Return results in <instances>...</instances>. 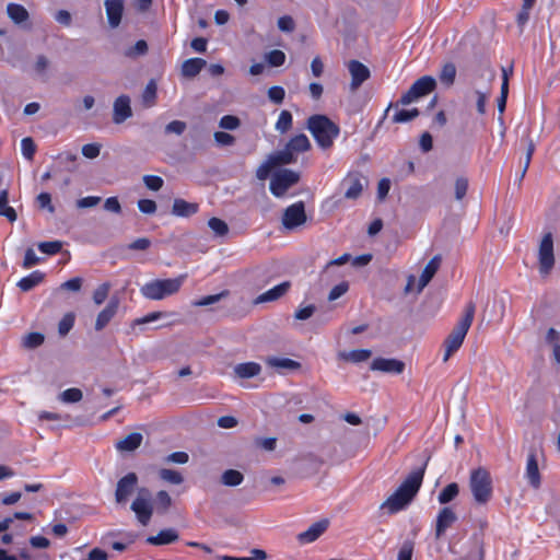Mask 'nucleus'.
<instances>
[{"mask_svg": "<svg viewBox=\"0 0 560 560\" xmlns=\"http://www.w3.org/2000/svg\"><path fill=\"white\" fill-rule=\"evenodd\" d=\"M425 467L427 463L421 467L413 469L395 490V492L381 504V510H386L388 514H396L404 510L420 490Z\"/></svg>", "mask_w": 560, "mask_h": 560, "instance_id": "1", "label": "nucleus"}, {"mask_svg": "<svg viewBox=\"0 0 560 560\" xmlns=\"http://www.w3.org/2000/svg\"><path fill=\"white\" fill-rule=\"evenodd\" d=\"M306 127L317 145L323 150L330 149L340 133L339 126L323 114L310 116L306 121Z\"/></svg>", "mask_w": 560, "mask_h": 560, "instance_id": "2", "label": "nucleus"}, {"mask_svg": "<svg viewBox=\"0 0 560 560\" xmlns=\"http://www.w3.org/2000/svg\"><path fill=\"white\" fill-rule=\"evenodd\" d=\"M476 305L468 302L465 306L464 314L457 322L453 330L444 340L445 352L443 361L446 362L463 345L465 337L474 322Z\"/></svg>", "mask_w": 560, "mask_h": 560, "instance_id": "3", "label": "nucleus"}, {"mask_svg": "<svg viewBox=\"0 0 560 560\" xmlns=\"http://www.w3.org/2000/svg\"><path fill=\"white\" fill-rule=\"evenodd\" d=\"M469 488L478 504H487L493 494L492 478L485 467L472 469L469 475Z\"/></svg>", "mask_w": 560, "mask_h": 560, "instance_id": "4", "label": "nucleus"}, {"mask_svg": "<svg viewBox=\"0 0 560 560\" xmlns=\"http://www.w3.org/2000/svg\"><path fill=\"white\" fill-rule=\"evenodd\" d=\"M186 276L182 275L173 279H156L143 284L140 289L141 294L153 301L163 300L166 296L177 293Z\"/></svg>", "mask_w": 560, "mask_h": 560, "instance_id": "5", "label": "nucleus"}, {"mask_svg": "<svg viewBox=\"0 0 560 560\" xmlns=\"http://www.w3.org/2000/svg\"><path fill=\"white\" fill-rule=\"evenodd\" d=\"M299 180L300 174L295 171L289 168L276 171L269 184L270 192L277 198L283 197Z\"/></svg>", "mask_w": 560, "mask_h": 560, "instance_id": "6", "label": "nucleus"}, {"mask_svg": "<svg viewBox=\"0 0 560 560\" xmlns=\"http://www.w3.org/2000/svg\"><path fill=\"white\" fill-rule=\"evenodd\" d=\"M151 500L150 490L143 487L138 490V494L130 506L131 511L136 514L138 522L143 526H147L150 523L153 515L154 508Z\"/></svg>", "mask_w": 560, "mask_h": 560, "instance_id": "7", "label": "nucleus"}, {"mask_svg": "<svg viewBox=\"0 0 560 560\" xmlns=\"http://www.w3.org/2000/svg\"><path fill=\"white\" fill-rule=\"evenodd\" d=\"M436 86L435 79L430 75H423L416 80L407 92H405L399 103L401 105H408L418 98L425 96L434 91Z\"/></svg>", "mask_w": 560, "mask_h": 560, "instance_id": "8", "label": "nucleus"}, {"mask_svg": "<svg viewBox=\"0 0 560 560\" xmlns=\"http://www.w3.org/2000/svg\"><path fill=\"white\" fill-rule=\"evenodd\" d=\"M555 250H553V237L550 232L546 233L539 244L538 248V265L539 272L542 276H547L555 267Z\"/></svg>", "mask_w": 560, "mask_h": 560, "instance_id": "9", "label": "nucleus"}, {"mask_svg": "<svg viewBox=\"0 0 560 560\" xmlns=\"http://www.w3.org/2000/svg\"><path fill=\"white\" fill-rule=\"evenodd\" d=\"M366 179L360 172H349L341 182V186L345 187V198L350 200H357L363 191Z\"/></svg>", "mask_w": 560, "mask_h": 560, "instance_id": "10", "label": "nucleus"}, {"mask_svg": "<svg viewBox=\"0 0 560 560\" xmlns=\"http://www.w3.org/2000/svg\"><path fill=\"white\" fill-rule=\"evenodd\" d=\"M306 222L305 206L303 201H298L289 206L282 215V224L288 230H293Z\"/></svg>", "mask_w": 560, "mask_h": 560, "instance_id": "11", "label": "nucleus"}, {"mask_svg": "<svg viewBox=\"0 0 560 560\" xmlns=\"http://www.w3.org/2000/svg\"><path fill=\"white\" fill-rule=\"evenodd\" d=\"M138 486V476L136 472H128L117 482L115 490V500L117 503H126L129 497L135 492Z\"/></svg>", "mask_w": 560, "mask_h": 560, "instance_id": "12", "label": "nucleus"}, {"mask_svg": "<svg viewBox=\"0 0 560 560\" xmlns=\"http://www.w3.org/2000/svg\"><path fill=\"white\" fill-rule=\"evenodd\" d=\"M525 478L534 489H538L541 486V475L538 466L537 451L535 448H530L528 452Z\"/></svg>", "mask_w": 560, "mask_h": 560, "instance_id": "13", "label": "nucleus"}, {"mask_svg": "<svg viewBox=\"0 0 560 560\" xmlns=\"http://www.w3.org/2000/svg\"><path fill=\"white\" fill-rule=\"evenodd\" d=\"M119 307V299L114 295L109 299L106 306L97 314L94 328L96 331L103 330L115 317Z\"/></svg>", "mask_w": 560, "mask_h": 560, "instance_id": "14", "label": "nucleus"}, {"mask_svg": "<svg viewBox=\"0 0 560 560\" xmlns=\"http://www.w3.org/2000/svg\"><path fill=\"white\" fill-rule=\"evenodd\" d=\"M348 70L351 75L350 88L352 91L358 90L371 75L370 69L359 60H350Z\"/></svg>", "mask_w": 560, "mask_h": 560, "instance_id": "15", "label": "nucleus"}, {"mask_svg": "<svg viewBox=\"0 0 560 560\" xmlns=\"http://www.w3.org/2000/svg\"><path fill=\"white\" fill-rule=\"evenodd\" d=\"M329 521L327 518L313 523L306 530L298 535V540L302 545L311 544L318 539L328 528Z\"/></svg>", "mask_w": 560, "mask_h": 560, "instance_id": "16", "label": "nucleus"}, {"mask_svg": "<svg viewBox=\"0 0 560 560\" xmlns=\"http://www.w3.org/2000/svg\"><path fill=\"white\" fill-rule=\"evenodd\" d=\"M456 521L457 516L451 508H442L436 516L435 538L440 539Z\"/></svg>", "mask_w": 560, "mask_h": 560, "instance_id": "17", "label": "nucleus"}, {"mask_svg": "<svg viewBox=\"0 0 560 560\" xmlns=\"http://www.w3.org/2000/svg\"><path fill=\"white\" fill-rule=\"evenodd\" d=\"M371 370L384 373L401 374L405 363L397 359L376 358L371 363Z\"/></svg>", "mask_w": 560, "mask_h": 560, "instance_id": "18", "label": "nucleus"}, {"mask_svg": "<svg viewBox=\"0 0 560 560\" xmlns=\"http://www.w3.org/2000/svg\"><path fill=\"white\" fill-rule=\"evenodd\" d=\"M290 288H291V282L283 281L279 284L275 285L273 288L267 290L266 292L259 294L254 300V303L262 304V303L277 301V300L281 299L282 296H284L289 292Z\"/></svg>", "mask_w": 560, "mask_h": 560, "instance_id": "19", "label": "nucleus"}, {"mask_svg": "<svg viewBox=\"0 0 560 560\" xmlns=\"http://www.w3.org/2000/svg\"><path fill=\"white\" fill-rule=\"evenodd\" d=\"M132 116L130 98L127 95L118 96L114 102L113 120L115 124H121Z\"/></svg>", "mask_w": 560, "mask_h": 560, "instance_id": "20", "label": "nucleus"}, {"mask_svg": "<svg viewBox=\"0 0 560 560\" xmlns=\"http://www.w3.org/2000/svg\"><path fill=\"white\" fill-rule=\"evenodd\" d=\"M105 9L108 23L112 27H117L122 18L124 1L122 0H105Z\"/></svg>", "mask_w": 560, "mask_h": 560, "instance_id": "21", "label": "nucleus"}, {"mask_svg": "<svg viewBox=\"0 0 560 560\" xmlns=\"http://www.w3.org/2000/svg\"><path fill=\"white\" fill-rule=\"evenodd\" d=\"M199 210V205L196 202H188L185 199L176 198L173 202L172 213L179 218H189L196 214Z\"/></svg>", "mask_w": 560, "mask_h": 560, "instance_id": "22", "label": "nucleus"}, {"mask_svg": "<svg viewBox=\"0 0 560 560\" xmlns=\"http://www.w3.org/2000/svg\"><path fill=\"white\" fill-rule=\"evenodd\" d=\"M441 266V257L439 255H435L430 259V261L425 265L424 269L422 270V273L419 278V289H423L434 277L436 271L439 270Z\"/></svg>", "mask_w": 560, "mask_h": 560, "instance_id": "23", "label": "nucleus"}, {"mask_svg": "<svg viewBox=\"0 0 560 560\" xmlns=\"http://www.w3.org/2000/svg\"><path fill=\"white\" fill-rule=\"evenodd\" d=\"M45 279V273L40 270H34L30 275L19 280L18 287L23 292H28L39 285Z\"/></svg>", "mask_w": 560, "mask_h": 560, "instance_id": "24", "label": "nucleus"}, {"mask_svg": "<svg viewBox=\"0 0 560 560\" xmlns=\"http://www.w3.org/2000/svg\"><path fill=\"white\" fill-rule=\"evenodd\" d=\"M261 365L257 362H244L234 366V373L240 378H252L259 375Z\"/></svg>", "mask_w": 560, "mask_h": 560, "instance_id": "25", "label": "nucleus"}, {"mask_svg": "<svg viewBox=\"0 0 560 560\" xmlns=\"http://www.w3.org/2000/svg\"><path fill=\"white\" fill-rule=\"evenodd\" d=\"M178 539V534L173 528L162 529L155 536H149L147 542L153 546H161L175 542Z\"/></svg>", "mask_w": 560, "mask_h": 560, "instance_id": "26", "label": "nucleus"}, {"mask_svg": "<svg viewBox=\"0 0 560 560\" xmlns=\"http://www.w3.org/2000/svg\"><path fill=\"white\" fill-rule=\"evenodd\" d=\"M285 147L294 154L304 153L311 150V142L306 135L299 133L292 137L285 144Z\"/></svg>", "mask_w": 560, "mask_h": 560, "instance_id": "27", "label": "nucleus"}, {"mask_svg": "<svg viewBox=\"0 0 560 560\" xmlns=\"http://www.w3.org/2000/svg\"><path fill=\"white\" fill-rule=\"evenodd\" d=\"M7 14L9 19L18 25L23 24L30 19L28 11L22 4L14 2L7 5Z\"/></svg>", "mask_w": 560, "mask_h": 560, "instance_id": "28", "label": "nucleus"}, {"mask_svg": "<svg viewBox=\"0 0 560 560\" xmlns=\"http://www.w3.org/2000/svg\"><path fill=\"white\" fill-rule=\"evenodd\" d=\"M268 159L275 168L296 162V155H294L287 147L278 152L271 153L268 155Z\"/></svg>", "mask_w": 560, "mask_h": 560, "instance_id": "29", "label": "nucleus"}, {"mask_svg": "<svg viewBox=\"0 0 560 560\" xmlns=\"http://www.w3.org/2000/svg\"><path fill=\"white\" fill-rule=\"evenodd\" d=\"M143 436L141 433L132 432L125 436L122 440L116 443V448L118 451L132 452L137 450L142 443Z\"/></svg>", "mask_w": 560, "mask_h": 560, "instance_id": "30", "label": "nucleus"}, {"mask_svg": "<svg viewBox=\"0 0 560 560\" xmlns=\"http://www.w3.org/2000/svg\"><path fill=\"white\" fill-rule=\"evenodd\" d=\"M266 364L270 368H275L278 370H299L301 368V363L289 359V358H277V357H269L266 359Z\"/></svg>", "mask_w": 560, "mask_h": 560, "instance_id": "31", "label": "nucleus"}, {"mask_svg": "<svg viewBox=\"0 0 560 560\" xmlns=\"http://www.w3.org/2000/svg\"><path fill=\"white\" fill-rule=\"evenodd\" d=\"M206 60L201 58L187 59L182 66V73L184 77L194 78L202 70L203 67H206Z\"/></svg>", "mask_w": 560, "mask_h": 560, "instance_id": "32", "label": "nucleus"}, {"mask_svg": "<svg viewBox=\"0 0 560 560\" xmlns=\"http://www.w3.org/2000/svg\"><path fill=\"white\" fill-rule=\"evenodd\" d=\"M371 355H372V351L369 349H355V350H351V351H342V352H339V354H338L339 359L347 361V362H352V363H359V362L366 361L368 359L371 358Z\"/></svg>", "mask_w": 560, "mask_h": 560, "instance_id": "33", "label": "nucleus"}, {"mask_svg": "<svg viewBox=\"0 0 560 560\" xmlns=\"http://www.w3.org/2000/svg\"><path fill=\"white\" fill-rule=\"evenodd\" d=\"M152 504L158 513L164 514L172 505V498L165 490H160Z\"/></svg>", "mask_w": 560, "mask_h": 560, "instance_id": "34", "label": "nucleus"}, {"mask_svg": "<svg viewBox=\"0 0 560 560\" xmlns=\"http://www.w3.org/2000/svg\"><path fill=\"white\" fill-rule=\"evenodd\" d=\"M459 493V487L456 482L448 483L438 495L441 504H447L453 501Z\"/></svg>", "mask_w": 560, "mask_h": 560, "instance_id": "35", "label": "nucleus"}, {"mask_svg": "<svg viewBox=\"0 0 560 560\" xmlns=\"http://www.w3.org/2000/svg\"><path fill=\"white\" fill-rule=\"evenodd\" d=\"M244 480V476L236 469H228L221 476V481L224 486L236 487Z\"/></svg>", "mask_w": 560, "mask_h": 560, "instance_id": "36", "label": "nucleus"}, {"mask_svg": "<svg viewBox=\"0 0 560 560\" xmlns=\"http://www.w3.org/2000/svg\"><path fill=\"white\" fill-rule=\"evenodd\" d=\"M440 81L446 85L451 86L454 84L456 78V67L453 62H446L440 72Z\"/></svg>", "mask_w": 560, "mask_h": 560, "instance_id": "37", "label": "nucleus"}, {"mask_svg": "<svg viewBox=\"0 0 560 560\" xmlns=\"http://www.w3.org/2000/svg\"><path fill=\"white\" fill-rule=\"evenodd\" d=\"M292 125H293L292 114L289 110L283 109L278 117L275 128L280 133H285L292 128Z\"/></svg>", "mask_w": 560, "mask_h": 560, "instance_id": "38", "label": "nucleus"}, {"mask_svg": "<svg viewBox=\"0 0 560 560\" xmlns=\"http://www.w3.org/2000/svg\"><path fill=\"white\" fill-rule=\"evenodd\" d=\"M112 289V283L106 281L101 283L94 291H93V302L95 305L100 306L102 305L108 298L109 292Z\"/></svg>", "mask_w": 560, "mask_h": 560, "instance_id": "39", "label": "nucleus"}, {"mask_svg": "<svg viewBox=\"0 0 560 560\" xmlns=\"http://www.w3.org/2000/svg\"><path fill=\"white\" fill-rule=\"evenodd\" d=\"M75 322V314L73 312L66 313L58 324V332L65 337L73 328Z\"/></svg>", "mask_w": 560, "mask_h": 560, "instance_id": "40", "label": "nucleus"}, {"mask_svg": "<svg viewBox=\"0 0 560 560\" xmlns=\"http://www.w3.org/2000/svg\"><path fill=\"white\" fill-rule=\"evenodd\" d=\"M159 477L172 485H180L184 481L182 474L174 469L162 468L159 471Z\"/></svg>", "mask_w": 560, "mask_h": 560, "instance_id": "41", "label": "nucleus"}, {"mask_svg": "<svg viewBox=\"0 0 560 560\" xmlns=\"http://www.w3.org/2000/svg\"><path fill=\"white\" fill-rule=\"evenodd\" d=\"M419 114H420V112L418 108L400 109V110H397L395 113V115L393 116V121L396 124L407 122V121H410V120L415 119L416 117H418Z\"/></svg>", "mask_w": 560, "mask_h": 560, "instance_id": "42", "label": "nucleus"}, {"mask_svg": "<svg viewBox=\"0 0 560 560\" xmlns=\"http://www.w3.org/2000/svg\"><path fill=\"white\" fill-rule=\"evenodd\" d=\"M265 58L270 67H281L285 62V54L280 49L267 52Z\"/></svg>", "mask_w": 560, "mask_h": 560, "instance_id": "43", "label": "nucleus"}, {"mask_svg": "<svg viewBox=\"0 0 560 560\" xmlns=\"http://www.w3.org/2000/svg\"><path fill=\"white\" fill-rule=\"evenodd\" d=\"M208 225L218 236H224L229 233V226L222 219L213 217L208 221Z\"/></svg>", "mask_w": 560, "mask_h": 560, "instance_id": "44", "label": "nucleus"}, {"mask_svg": "<svg viewBox=\"0 0 560 560\" xmlns=\"http://www.w3.org/2000/svg\"><path fill=\"white\" fill-rule=\"evenodd\" d=\"M229 294H230L229 290H223L218 294L202 296L198 301H195L192 304L195 306H208V305L219 302L223 298H226Z\"/></svg>", "mask_w": 560, "mask_h": 560, "instance_id": "45", "label": "nucleus"}, {"mask_svg": "<svg viewBox=\"0 0 560 560\" xmlns=\"http://www.w3.org/2000/svg\"><path fill=\"white\" fill-rule=\"evenodd\" d=\"M148 52V44L144 39H139L132 47H129L125 51V56L129 58H135L138 56H143Z\"/></svg>", "mask_w": 560, "mask_h": 560, "instance_id": "46", "label": "nucleus"}, {"mask_svg": "<svg viewBox=\"0 0 560 560\" xmlns=\"http://www.w3.org/2000/svg\"><path fill=\"white\" fill-rule=\"evenodd\" d=\"M45 337L40 332H30L24 337L23 345L26 348L34 349L44 343Z\"/></svg>", "mask_w": 560, "mask_h": 560, "instance_id": "47", "label": "nucleus"}, {"mask_svg": "<svg viewBox=\"0 0 560 560\" xmlns=\"http://www.w3.org/2000/svg\"><path fill=\"white\" fill-rule=\"evenodd\" d=\"M82 397H83V394H82L81 389L75 388V387L68 388L60 394V399L63 402H71V404L78 402L82 399Z\"/></svg>", "mask_w": 560, "mask_h": 560, "instance_id": "48", "label": "nucleus"}, {"mask_svg": "<svg viewBox=\"0 0 560 560\" xmlns=\"http://www.w3.org/2000/svg\"><path fill=\"white\" fill-rule=\"evenodd\" d=\"M142 100L148 106H152L155 103L156 100V84L153 80H151L143 93H142Z\"/></svg>", "mask_w": 560, "mask_h": 560, "instance_id": "49", "label": "nucleus"}, {"mask_svg": "<svg viewBox=\"0 0 560 560\" xmlns=\"http://www.w3.org/2000/svg\"><path fill=\"white\" fill-rule=\"evenodd\" d=\"M62 248V243L59 241L42 242L38 244V249L47 255H56Z\"/></svg>", "mask_w": 560, "mask_h": 560, "instance_id": "50", "label": "nucleus"}, {"mask_svg": "<svg viewBox=\"0 0 560 560\" xmlns=\"http://www.w3.org/2000/svg\"><path fill=\"white\" fill-rule=\"evenodd\" d=\"M21 150L25 159L33 160L34 154L36 152V145L34 140L30 137L23 138L21 141Z\"/></svg>", "mask_w": 560, "mask_h": 560, "instance_id": "51", "label": "nucleus"}, {"mask_svg": "<svg viewBox=\"0 0 560 560\" xmlns=\"http://www.w3.org/2000/svg\"><path fill=\"white\" fill-rule=\"evenodd\" d=\"M268 97L275 104H281L285 97V91L280 85H273L268 90Z\"/></svg>", "mask_w": 560, "mask_h": 560, "instance_id": "52", "label": "nucleus"}, {"mask_svg": "<svg viewBox=\"0 0 560 560\" xmlns=\"http://www.w3.org/2000/svg\"><path fill=\"white\" fill-rule=\"evenodd\" d=\"M143 182L148 189L158 191L163 187L164 180L158 175H145Z\"/></svg>", "mask_w": 560, "mask_h": 560, "instance_id": "53", "label": "nucleus"}, {"mask_svg": "<svg viewBox=\"0 0 560 560\" xmlns=\"http://www.w3.org/2000/svg\"><path fill=\"white\" fill-rule=\"evenodd\" d=\"M349 290V283L347 281H341L340 283L336 284L328 294L329 301H336L343 294H346Z\"/></svg>", "mask_w": 560, "mask_h": 560, "instance_id": "54", "label": "nucleus"}, {"mask_svg": "<svg viewBox=\"0 0 560 560\" xmlns=\"http://www.w3.org/2000/svg\"><path fill=\"white\" fill-rule=\"evenodd\" d=\"M241 125L240 119L233 115H224L221 117L219 126L226 130H234Z\"/></svg>", "mask_w": 560, "mask_h": 560, "instance_id": "55", "label": "nucleus"}, {"mask_svg": "<svg viewBox=\"0 0 560 560\" xmlns=\"http://www.w3.org/2000/svg\"><path fill=\"white\" fill-rule=\"evenodd\" d=\"M187 125L182 120H173L165 126V133H175L180 136L185 132Z\"/></svg>", "mask_w": 560, "mask_h": 560, "instance_id": "56", "label": "nucleus"}, {"mask_svg": "<svg viewBox=\"0 0 560 560\" xmlns=\"http://www.w3.org/2000/svg\"><path fill=\"white\" fill-rule=\"evenodd\" d=\"M468 190V179L466 177H458L455 182V198L462 200Z\"/></svg>", "mask_w": 560, "mask_h": 560, "instance_id": "57", "label": "nucleus"}, {"mask_svg": "<svg viewBox=\"0 0 560 560\" xmlns=\"http://www.w3.org/2000/svg\"><path fill=\"white\" fill-rule=\"evenodd\" d=\"M413 547L415 546L411 540L404 541V544L401 545V547L398 551L397 560H411L412 553H413Z\"/></svg>", "mask_w": 560, "mask_h": 560, "instance_id": "58", "label": "nucleus"}, {"mask_svg": "<svg viewBox=\"0 0 560 560\" xmlns=\"http://www.w3.org/2000/svg\"><path fill=\"white\" fill-rule=\"evenodd\" d=\"M278 27L280 31L291 33L295 28V22L290 15H282L278 19Z\"/></svg>", "mask_w": 560, "mask_h": 560, "instance_id": "59", "label": "nucleus"}, {"mask_svg": "<svg viewBox=\"0 0 560 560\" xmlns=\"http://www.w3.org/2000/svg\"><path fill=\"white\" fill-rule=\"evenodd\" d=\"M275 168L273 165H271V162L267 158L264 163H261L258 168L256 170V177L259 180H265L270 175L271 171Z\"/></svg>", "mask_w": 560, "mask_h": 560, "instance_id": "60", "label": "nucleus"}, {"mask_svg": "<svg viewBox=\"0 0 560 560\" xmlns=\"http://www.w3.org/2000/svg\"><path fill=\"white\" fill-rule=\"evenodd\" d=\"M213 137L215 142L222 147L232 145L235 142V138L225 131H215Z\"/></svg>", "mask_w": 560, "mask_h": 560, "instance_id": "61", "label": "nucleus"}, {"mask_svg": "<svg viewBox=\"0 0 560 560\" xmlns=\"http://www.w3.org/2000/svg\"><path fill=\"white\" fill-rule=\"evenodd\" d=\"M36 200L39 208L47 209L50 213L55 212V207L51 205V196L49 192H40Z\"/></svg>", "mask_w": 560, "mask_h": 560, "instance_id": "62", "label": "nucleus"}, {"mask_svg": "<svg viewBox=\"0 0 560 560\" xmlns=\"http://www.w3.org/2000/svg\"><path fill=\"white\" fill-rule=\"evenodd\" d=\"M38 262H39V258L36 256L34 249L33 248H27L25 250V255H24L22 267L24 269H30L33 266L37 265Z\"/></svg>", "mask_w": 560, "mask_h": 560, "instance_id": "63", "label": "nucleus"}, {"mask_svg": "<svg viewBox=\"0 0 560 560\" xmlns=\"http://www.w3.org/2000/svg\"><path fill=\"white\" fill-rule=\"evenodd\" d=\"M101 145L98 143H88L82 147V154L88 159H95L100 155Z\"/></svg>", "mask_w": 560, "mask_h": 560, "instance_id": "64", "label": "nucleus"}]
</instances>
